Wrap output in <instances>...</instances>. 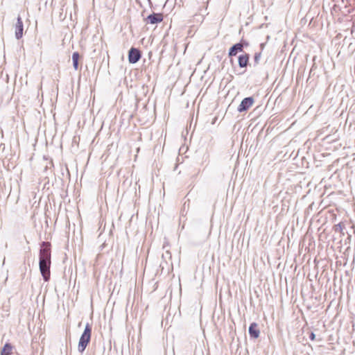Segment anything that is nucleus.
<instances>
[{"label": "nucleus", "mask_w": 355, "mask_h": 355, "mask_svg": "<svg viewBox=\"0 0 355 355\" xmlns=\"http://www.w3.org/2000/svg\"><path fill=\"white\" fill-rule=\"evenodd\" d=\"M51 243L49 242H43L40 250V261L51 262Z\"/></svg>", "instance_id": "obj_2"}, {"label": "nucleus", "mask_w": 355, "mask_h": 355, "mask_svg": "<svg viewBox=\"0 0 355 355\" xmlns=\"http://www.w3.org/2000/svg\"><path fill=\"white\" fill-rule=\"evenodd\" d=\"M309 338H310V339H311V340H313H313H315V334H314L313 332H311V333L310 334V336H309Z\"/></svg>", "instance_id": "obj_13"}, {"label": "nucleus", "mask_w": 355, "mask_h": 355, "mask_svg": "<svg viewBox=\"0 0 355 355\" xmlns=\"http://www.w3.org/2000/svg\"><path fill=\"white\" fill-rule=\"evenodd\" d=\"M163 15L162 13H153L147 17L146 21L148 23L155 24L163 21Z\"/></svg>", "instance_id": "obj_6"}, {"label": "nucleus", "mask_w": 355, "mask_h": 355, "mask_svg": "<svg viewBox=\"0 0 355 355\" xmlns=\"http://www.w3.org/2000/svg\"><path fill=\"white\" fill-rule=\"evenodd\" d=\"M249 62V55L247 53L241 55L239 57V65L240 67H247Z\"/></svg>", "instance_id": "obj_10"}, {"label": "nucleus", "mask_w": 355, "mask_h": 355, "mask_svg": "<svg viewBox=\"0 0 355 355\" xmlns=\"http://www.w3.org/2000/svg\"><path fill=\"white\" fill-rule=\"evenodd\" d=\"M51 262H48L46 261H40V270L44 279L45 281H48L50 278V266Z\"/></svg>", "instance_id": "obj_3"}, {"label": "nucleus", "mask_w": 355, "mask_h": 355, "mask_svg": "<svg viewBox=\"0 0 355 355\" xmlns=\"http://www.w3.org/2000/svg\"><path fill=\"white\" fill-rule=\"evenodd\" d=\"M243 51V44L241 43H237L234 44L232 47L230 48L229 51V56H234L237 54L239 51Z\"/></svg>", "instance_id": "obj_9"}, {"label": "nucleus", "mask_w": 355, "mask_h": 355, "mask_svg": "<svg viewBox=\"0 0 355 355\" xmlns=\"http://www.w3.org/2000/svg\"><path fill=\"white\" fill-rule=\"evenodd\" d=\"M91 336L92 327L89 324H87L78 342V349L80 353H83L86 349L90 342Z\"/></svg>", "instance_id": "obj_1"}, {"label": "nucleus", "mask_w": 355, "mask_h": 355, "mask_svg": "<svg viewBox=\"0 0 355 355\" xmlns=\"http://www.w3.org/2000/svg\"><path fill=\"white\" fill-rule=\"evenodd\" d=\"M23 22L21 18L18 17L17 21L15 25V36L17 39H20L23 35Z\"/></svg>", "instance_id": "obj_7"}, {"label": "nucleus", "mask_w": 355, "mask_h": 355, "mask_svg": "<svg viewBox=\"0 0 355 355\" xmlns=\"http://www.w3.org/2000/svg\"><path fill=\"white\" fill-rule=\"evenodd\" d=\"M12 349H13V347L11 345V344L6 343L3 346V347L1 352V355H10L12 352Z\"/></svg>", "instance_id": "obj_11"}, {"label": "nucleus", "mask_w": 355, "mask_h": 355, "mask_svg": "<svg viewBox=\"0 0 355 355\" xmlns=\"http://www.w3.org/2000/svg\"><path fill=\"white\" fill-rule=\"evenodd\" d=\"M254 103V99L252 97H248L243 99L238 107L239 112H241L248 110Z\"/></svg>", "instance_id": "obj_5"}, {"label": "nucleus", "mask_w": 355, "mask_h": 355, "mask_svg": "<svg viewBox=\"0 0 355 355\" xmlns=\"http://www.w3.org/2000/svg\"><path fill=\"white\" fill-rule=\"evenodd\" d=\"M141 52L135 48H131L128 52V61L130 63L135 64L141 58Z\"/></svg>", "instance_id": "obj_4"}, {"label": "nucleus", "mask_w": 355, "mask_h": 355, "mask_svg": "<svg viewBox=\"0 0 355 355\" xmlns=\"http://www.w3.org/2000/svg\"><path fill=\"white\" fill-rule=\"evenodd\" d=\"M249 334L252 338H257L259 336L260 331L258 324L256 322H253L249 327Z\"/></svg>", "instance_id": "obj_8"}, {"label": "nucleus", "mask_w": 355, "mask_h": 355, "mask_svg": "<svg viewBox=\"0 0 355 355\" xmlns=\"http://www.w3.org/2000/svg\"><path fill=\"white\" fill-rule=\"evenodd\" d=\"M80 58V55L78 52H74L72 55V60L73 67L76 70L78 69V60Z\"/></svg>", "instance_id": "obj_12"}]
</instances>
